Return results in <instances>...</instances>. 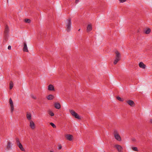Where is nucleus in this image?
Listing matches in <instances>:
<instances>
[{"mask_svg": "<svg viewBox=\"0 0 152 152\" xmlns=\"http://www.w3.org/2000/svg\"><path fill=\"white\" fill-rule=\"evenodd\" d=\"M92 30V26L91 24L88 25L87 28V32H90Z\"/></svg>", "mask_w": 152, "mask_h": 152, "instance_id": "obj_11", "label": "nucleus"}, {"mask_svg": "<svg viewBox=\"0 0 152 152\" xmlns=\"http://www.w3.org/2000/svg\"><path fill=\"white\" fill-rule=\"evenodd\" d=\"M66 137L68 140L71 141L73 139V136L72 135L67 134L66 136Z\"/></svg>", "mask_w": 152, "mask_h": 152, "instance_id": "obj_9", "label": "nucleus"}, {"mask_svg": "<svg viewBox=\"0 0 152 152\" xmlns=\"http://www.w3.org/2000/svg\"><path fill=\"white\" fill-rule=\"evenodd\" d=\"M11 147L10 142V141H8L7 143V149L8 150H9L11 148Z\"/></svg>", "mask_w": 152, "mask_h": 152, "instance_id": "obj_18", "label": "nucleus"}, {"mask_svg": "<svg viewBox=\"0 0 152 152\" xmlns=\"http://www.w3.org/2000/svg\"><path fill=\"white\" fill-rule=\"evenodd\" d=\"M115 147L118 150V152H122V147L120 145H116Z\"/></svg>", "mask_w": 152, "mask_h": 152, "instance_id": "obj_4", "label": "nucleus"}, {"mask_svg": "<svg viewBox=\"0 0 152 152\" xmlns=\"http://www.w3.org/2000/svg\"><path fill=\"white\" fill-rule=\"evenodd\" d=\"M104 152H105L104 151Z\"/></svg>", "mask_w": 152, "mask_h": 152, "instance_id": "obj_40", "label": "nucleus"}, {"mask_svg": "<svg viewBox=\"0 0 152 152\" xmlns=\"http://www.w3.org/2000/svg\"><path fill=\"white\" fill-rule=\"evenodd\" d=\"M8 0H7V2H8Z\"/></svg>", "mask_w": 152, "mask_h": 152, "instance_id": "obj_39", "label": "nucleus"}, {"mask_svg": "<svg viewBox=\"0 0 152 152\" xmlns=\"http://www.w3.org/2000/svg\"><path fill=\"white\" fill-rule=\"evenodd\" d=\"M10 105L11 107V112H12L14 110V106L13 103L10 104Z\"/></svg>", "mask_w": 152, "mask_h": 152, "instance_id": "obj_20", "label": "nucleus"}, {"mask_svg": "<svg viewBox=\"0 0 152 152\" xmlns=\"http://www.w3.org/2000/svg\"><path fill=\"white\" fill-rule=\"evenodd\" d=\"M80 29H79V30H78V31H80Z\"/></svg>", "mask_w": 152, "mask_h": 152, "instance_id": "obj_37", "label": "nucleus"}, {"mask_svg": "<svg viewBox=\"0 0 152 152\" xmlns=\"http://www.w3.org/2000/svg\"><path fill=\"white\" fill-rule=\"evenodd\" d=\"M50 124L54 128H56V126L55 124L52 122L50 123Z\"/></svg>", "mask_w": 152, "mask_h": 152, "instance_id": "obj_28", "label": "nucleus"}, {"mask_svg": "<svg viewBox=\"0 0 152 152\" xmlns=\"http://www.w3.org/2000/svg\"><path fill=\"white\" fill-rule=\"evenodd\" d=\"M24 21L25 23H30L31 22V20L28 19H25L24 20Z\"/></svg>", "mask_w": 152, "mask_h": 152, "instance_id": "obj_25", "label": "nucleus"}, {"mask_svg": "<svg viewBox=\"0 0 152 152\" xmlns=\"http://www.w3.org/2000/svg\"><path fill=\"white\" fill-rule=\"evenodd\" d=\"M62 148V146L60 144H59L58 145V150H60Z\"/></svg>", "mask_w": 152, "mask_h": 152, "instance_id": "obj_30", "label": "nucleus"}, {"mask_svg": "<svg viewBox=\"0 0 152 152\" xmlns=\"http://www.w3.org/2000/svg\"><path fill=\"white\" fill-rule=\"evenodd\" d=\"M11 46H10V45L8 46V49L10 50L11 49Z\"/></svg>", "mask_w": 152, "mask_h": 152, "instance_id": "obj_33", "label": "nucleus"}, {"mask_svg": "<svg viewBox=\"0 0 152 152\" xmlns=\"http://www.w3.org/2000/svg\"><path fill=\"white\" fill-rule=\"evenodd\" d=\"M9 27L7 25L5 26L4 30V40L3 42L5 43L8 39V37L9 35Z\"/></svg>", "mask_w": 152, "mask_h": 152, "instance_id": "obj_1", "label": "nucleus"}, {"mask_svg": "<svg viewBox=\"0 0 152 152\" xmlns=\"http://www.w3.org/2000/svg\"><path fill=\"white\" fill-rule=\"evenodd\" d=\"M126 102L128 103L130 106L131 107H134V102L131 100H129L126 101Z\"/></svg>", "mask_w": 152, "mask_h": 152, "instance_id": "obj_6", "label": "nucleus"}, {"mask_svg": "<svg viewBox=\"0 0 152 152\" xmlns=\"http://www.w3.org/2000/svg\"><path fill=\"white\" fill-rule=\"evenodd\" d=\"M150 122L151 123H152V119L150 120Z\"/></svg>", "mask_w": 152, "mask_h": 152, "instance_id": "obj_35", "label": "nucleus"}, {"mask_svg": "<svg viewBox=\"0 0 152 152\" xmlns=\"http://www.w3.org/2000/svg\"><path fill=\"white\" fill-rule=\"evenodd\" d=\"M17 145H19V144L21 143L20 142L19 139L18 138H16L15 139Z\"/></svg>", "mask_w": 152, "mask_h": 152, "instance_id": "obj_26", "label": "nucleus"}, {"mask_svg": "<svg viewBox=\"0 0 152 152\" xmlns=\"http://www.w3.org/2000/svg\"><path fill=\"white\" fill-rule=\"evenodd\" d=\"M26 117L28 120H31V115L30 113L28 112L26 114Z\"/></svg>", "mask_w": 152, "mask_h": 152, "instance_id": "obj_15", "label": "nucleus"}, {"mask_svg": "<svg viewBox=\"0 0 152 152\" xmlns=\"http://www.w3.org/2000/svg\"><path fill=\"white\" fill-rule=\"evenodd\" d=\"M55 107L58 109H59L61 108V106L60 104L59 103L56 102L54 104Z\"/></svg>", "mask_w": 152, "mask_h": 152, "instance_id": "obj_8", "label": "nucleus"}, {"mask_svg": "<svg viewBox=\"0 0 152 152\" xmlns=\"http://www.w3.org/2000/svg\"><path fill=\"white\" fill-rule=\"evenodd\" d=\"M9 103L10 104L13 103L12 101L11 98H10L9 99Z\"/></svg>", "mask_w": 152, "mask_h": 152, "instance_id": "obj_29", "label": "nucleus"}, {"mask_svg": "<svg viewBox=\"0 0 152 152\" xmlns=\"http://www.w3.org/2000/svg\"><path fill=\"white\" fill-rule=\"evenodd\" d=\"M17 145L18 146V147L20 148V149L21 150V151H25V150L23 148V145L21 144V143H19V145Z\"/></svg>", "mask_w": 152, "mask_h": 152, "instance_id": "obj_17", "label": "nucleus"}, {"mask_svg": "<svg viewBox=\"0 0 152 152\" xmlns=\"http://www.w3.org/2000/svg\"><path fill=\"white\" fill-rule=\"evenodd\" d=\"M13 86V83L12 81H11L10 82V90L12 88Z\"/></svg>", "mask_w": 152, "mask_h": 152, "instance_id": "obj_19", "label": "nucleus"}, {"mask_svg": "<svg viewBox=\"0 0 152 152\" xmlns=\"http://www.w3.org/2000/svg\"><path fill=\"white\" fill-rule=\"evenodd\" d=\"M48 112L49 115L51 116H53L54 115V113L51 110L48 111Z\"/></svg>", "mask_w": 152, "mask_h": 152, "instance_id": "obj_24", "label": "nucleus"}, {"mask_svg": "<svg viewBox=\"0 0 152 152\" xmlns=\"http://www.w3.org/2000/svg\"><path fill=\"white\" fill-rule=\"evenodd\" d=\"M132 149L134 151H138L137 148L136 147H132Z\"/></svg>", "mask_w": 152, "mask_h": 152, "instance_id": "obj_27", "label": "nucleus"}, {"mask_svg": "<svg viewBox=\"0 0 152 152\" xmlns=\"http://www.w3.org/2000/svg\"><path fill=\"white\" fill-rule=\"evenodd\" d=\"M29 126L32 129H34L35 127V124L32 120H31L30 121Z\"/></svg>", "mask_w": 152, "mask_h": 152, "instance_id": "obj_5", "label": "nucleus"}, {"mask_svg": "<svg viewBox=\"0 0 152 152\" xmlns=\"http://www.w3.org/2000/svg\"><path fill=\"white\" fill-rule=\"evenodd\" d=\"M114 137L115 139L119 141H121V139L120 135L118 134H115Z\"/></svg>", "mask_w": 152, "mask_h": 152, "instance_id": "obj_10", "label": "nucleus"}, {"mask_svg": "<svg viewBox=\"0 0 152 152\" xmlns=\"http://www.w3.org/2000/svg\"><path fill=\"white\" fill-rule=\"evenodd\" d=\"M151 29L150 28H148L147 29V30H146L145 31V33L146 34H148L151 32Z\"/></svg>", "mask_w": 152, "mask_h": 152, "instance_id": "obj_21", "label": "nucleus"}, {"mask_svg": "<svg viewBox=\"0 0 152 152\" xmlns=\"http://www.w3.org/2000/svg\"><path fill=\"white\" fill-rule=\"evenodd\" d=\"M70 112L72 115L74 116L75 118H77L78 119H80V118L79 115L77 114V113H76L74 111L71 110L70 111Z\"/></svg>", "mask_w": 152, "mask_h": 152, "instance_id": "obj_3", "label": "nucleus"}, {"mask_svg": "<svg viewBox=\"0 0 152 152\" xmlns=\"http://www.w3.org/2000/svg\"><path fill=\"white\" fill-rule=\"evenodd\" d=\"M71 19L70 18L68 19L67 20V23L66 25V31L67 32H69L70 30L71 26Z\"/></svg>", "mask_w": 152, "mask_h": 152, "instance_id": "obj_2", "label": "nucleus"}, {"mask_svg": "<svg viewBox=\"0 0 152 152\" xmlns=\"http://www.w3.org/2000/svg\"><path fill=\"white\" fill-rule=\"evenodd\" d=\"M31 97L32 98H33V99H37L36 97L34 96L33 95H31Z\"/></svg>", "mask_w": 152, "mask_h": 152, "instance_id": "obj_31", "label": "nucleus"}, {"mask_svg": "<svg viewBox=\"0 0 152 152\" xmlns=\"http://www.w3.org/2000/svg\"><path fill=\"white\" fill-rule=\"evenodd\" d=\"M120 60V59H119L117 58H115V59L114 61L113 64L114 65L116 64Z\"/></svg>", "mask_w": 152, "mask_h": 152, "instance_id": "obj_22", "label": "nucleus"}, {"mask_svg": "<svg viewBox=\"0 0 152 152\" xmlns=\"http://www.w3.org/2000/svg\"><path fill=\"white\" fill-rule=\"evenodd\" d=\"M24 47L23 48V50L24 51L26 52H28V48L27 44L26 42H24L23 43Z\"/></svg>", "mask_w": 152, "mask_h": 152, "instance_id": "obj_7", "label": "nucleus"}, {"mask_svg": "<svg viewBox=\"0 0 152 152\" xmlns=\"http://www.w3.org/2000/svg\"><path fill=\"white\" fill-rule=\"evenodd\" d=\"M120 2L121 3L124 2L126 1V0H119Z\"/></svg>", "mask_w": 152, "mask_h": 152, "instance_id": "obj_32", "label": "nucleus"}, {"mask_svg": "<svg viewBox=\"0 0 152 152\" xmlns=\"http://www.w3.org/2000/svg\"><path fill=\"white\" fill-rule=\"evenodd\" d=\"M79 0H76L75 1V3H77L79 1Z\"/></svg>", "mask_w": 152, "mask_h": 152, "instance_id": "obj_34", "label": "nucleus"}, {"mask_svg": "<svg viewBox=\"0 0 152 152\" xmlns=\"http://www.w3.org/2000/svg\"><path fill=\"white\" fill-rule=\"evenodd\" d=\"M135 140V139H133V141H134Z\"/></svg>", "mask_w": 152, "mask_h": 152, "instance_id": "obj_38", "label": "nucleus"}, {"mask_svg": "<svg viewBox=\"0 0 152 152\" xmlns=\"http://www.w3.org/2000/svg\"><path fill=\"white\" fill-rule=\"evenodd\" d=\"M48 89L50 91L55 90L54 86L51 84H50L48 86Z\"/></svg>", "mask_w": 152, "mask_h": 152, "instance_id": "obj_12", "label": "nucleus"}, {"mask_svg": "<svg viewBox=\"0 0 152 152\" xmlns=\"http://www.w3.org/2000/svg\"><path fill=\"white\" fill-rule=\"evenodd\" d=\"M139 66L140 68L145 69V65L142 62H140L139 64Z\"/></svg>", "mask_w": 152, "mask_h": 152, "instance_id": "obj_16", "label": "nucleus"}, {"mask_svg": "<svg viewBox=\"0 0 152 152\" xmlns=\"http://www.w3.org/2000/svg\"><path fill=\"white\" fill-rule=\"evenodd\" d=\"M117 99L119 101L121 102H123L124 101V99L122 98L119 96H118L116 97Z\"/></svg>", "mask_w": 152, "mask_h": 152, "instance_id": "obj_23", "label": "nucleus"}, {"mask_svg": "<svg viewBox=\"0 0 152 152\" xmlns=\"http://www.w3.org/2000/svg\"><path fill=\"white\" fill-rule=\"evenodd\" d=\"M115 53L116 54L115 58L120 59L121 56L120 53L117 51L115 52Z\"/></svg>", "mask_w": 152, "mask_h": 152, "instance_id": "obj_13", "label": "nucleus"}, {"mask_svg": "<svg viewBox=\"0 0 152 152\" xmlns=\"http://www.w3.org/2000/svg\"><path fill=\"white\" fill-rule=\"evenodd\" d=\"M47 98L48 100H51L53 99L54 96L52 94H49L47 96Z\"/></svg>", "mask_w": 152, "mask_h": 152, "instance_id": "obj_14", "label": "nucleus"}, {"mask_svg": "<svg viewBox=\"0 0 152 152\" xmlns=\"http://www.w3.org/2000/svg\"><path fill=\"white\" fill-rule=\"evenodd\" d=\"M50 152H54L53 151H50Z\"/></svg>", "mask_w": 152, "mask_h": 152, "instance_id": "obj_36", "label": "nucleus"}]
</instances>
